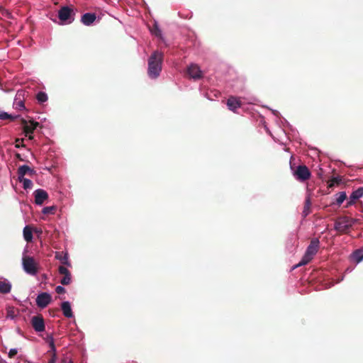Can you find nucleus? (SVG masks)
I'll use <instances>...</instances> for the list:
<instances>
[{"instance_id": "a878e982", "label": "nucleus", "mask_w": 363, "mask_h": 363, "mask_svg": "<svg viewBox=\"0 0 363 363\" xmlns=\"http://www.w3.org/2000/svg\"><path fill=\"white\" fill-rule=\"evenodd\" d=\"M18 116H13L12 115H10L6 112H1L0 111V119L1 120H6V119H11V120H14L15 118H18Z\"/></svg>"}, {"instance_id": "9d476101", "label": "nucleus", "mask_w": 363, "mask_h": 363, "mask_svg": "<svg viewBox=\"0 0 363 363\" xmlns=\"http://www.w3.org/2000/svg\"><path fill=\"white\" fill-rule=\"evenodd\" d=\"M35 197V203L37 205H42L45 200L48 199V193L41 189L35 190L33 193Z\"/></svg>"}, {"instance_id": "f704fd0d", "label": "nucleus", "mask_w": 363, "mask_h": 363, "mask_svg": "<svg viewBox=\"0 0 363 363\" xmlns=\"http://www.w3.org/2000/svg\"><path fill=\"white\" fill-rule=\"evenodd\" d=\"M15 156H16V157L18 160H19L20 161H24V159H23V158H22V157H21V154H19V153H18V152H17V153H16Z\"/></svg>"}, {"instance_id": "9b49d317", "label": "nucleus", "mask_w": 363, "mask_h": 363, "mask_svg": "<svg viewBox=\"0 0 363 363\" xmlns=\"http://www.w3.org/2000/svg\"><path fill=\"white\" fill-rule=\"evenodd\" d=\"M59 273L64 277L60 280V283L62 285H68L71 283L72 277L69 271L67 269V267L64 266H60L58 268Z\"/></svg>"}, {"instance_id": "4c0bfd02", "label": "nucleus", "mask_w": 363, "mask_h": 363, "mask_svg": "<svg viewBox=\"0 0 363 363\" xmlns=\"http://www.w3.org/2000/svg\"><path fill=\"white\" fill-rule=\"evenodd\" d=\"M69 363H73L72 361H69Z\"/></svg>"}, {"instance_id": "7ed1b4c3", "label": "nucleus", "mask_w": 363, "mask_h": 363, "mask_svg": "<svg viewBox=\"0 0 363 363\" xmlns=\"http://www.w3.org/2000/svg\"><path fill=\"white\" fill-rule=\"evenodd\" d=\"M358 221L357 219L348 216H340L336 219L334 228L340 234H347L352 225L358 223Z\"/></svg>"}, {"instance_id": "4be33fe9", "label": "nucleus", "mask_w": 363, "mask_h": 363, "mask_svg": "<svg viewBox=\"0 0 363 363\" xmlns=\"http://www.w3.org/2000/svg\"><path fill=\"white\" fill-rule=\"evenodd\" d=\"M18 181L23 184V187L24 189H31L33 186V182L31 180L26 179L25 177L18 178Z\"/></svg>"}, {"instance_id": "7c9ffc66", "label": "nucleus", "mask_w": 363, "mask_h": 363, "mask_svg": "<svg viewBox=\"0 0 363 363\" xmlns=\"http://www.w3.org/2000/svg\"><path fill=\"white\" fill-rule=\"evenodd\" d=\"M24 140L23 138H17L16 139V145L15 147L16 148H20L21 147H25V145L23 144Z\"/></svg>"}, {"instance_id": "bb28decb", "label": "nucleus", "mask_w": 363, "mask_h": 363, "mask_svg": "<svg viewBox=\"0 0 363 363\" xmlns=\"http://www.w3.org/2000/svg\"><path fill=\"white\" fill-rule=\"evenodd\" d=\"M14 105L16 106V108L22 110L25 108L24 102L21 99H18V98H16Z\"/></svg>"}, {"instance_id": "2f4dec72", "label": "nucleus", "mask_w": 363, "mask_h": 363, "mask_svg": "<svg viewBox=\"0 0 363 363\" xmlns=\"http://www.w3.org/2000/svg\"><path fill=\"white\" fill-rule=\"evenodd\" d=\"M55 291L58 294H65L66 292V290H65V289L63 286H57L55 288Z\"/></svg>"}, {"instance_id": "ddd939ff", "label": "nucleus", "mask_w": 363, "mask_h": 363, "mask_svg": "<svg viewBox=\"0 0 363 363\" xmlns=\"http://www.w3.org/2000/svg\"><path fill=\"white\" fill-rule=\"evenodd\" d=\"M17 174L18 178L23 179V177H24L26 174H29L32 176L35 174V172L34 171V169H31L28 165H22L18 167Z\"/></svg>"}, {"instance_id": "412c9836", "label": "nucleus", "mask_w": 363, "mask_h": 363, "mask_svg": "<svg viewBox=\"0 0 363 363\" xmlns=\"http://www.w3.org/2000/svg\"><path fill=\"white\" fill-rule=\"evenodd\" d=\"M352 258L356 261L357 263H359L363 260V250H357L352 253Z\"/></svg>"}, {"instance_id": "c756f323", "label": "nucleus", "mask_w": 363, "mask_h": 363, "mask_svg": "<svg viewBox=\"0 0 363 363\" xmlns=\"http://www.w3.org/2000/svg\"><path fill=\"white\" fill-rule=\"evenodd\" d=\"M341 182V179L338 177H334L330 181L329 186L332 187L335 184H339Z\"/></svg>"}, {"instance_id": "72a5a7b5", "label": "nucleus", "mask_w": 363, "mask_h": 363, "mask_svg": "<svg viewBox=\"0 0 363 363\" xmlns=\"http://www.w3.org/2000/svg\"><path fill=\"white\" fill-rule=\"evenodd\" d=\"M57 359V354H52V357L48 363H55Z\"/></svg>"}, {"instance_id": "e433bc0d", "label": "nucleus", "mask_w": 363, "mask_h": 363, "mask_svg": "<svg viewBox=\"0 0 363 363\" xmlns=\"http://www.w3.org/2000/svg\"><path fill=\"white\" fill-rule=\"evenodd\" d=\"M28 139L29 140H33V135L32 134H28Z\"/></svg>"}, {"instance_id": "cd10ccee", "label": "nucleus", "mask_w": 363, "mask_h": 363, "mask_svg": "<svg viewBox=\"0 0 363 363\" xmlns=\"http://www.w3.org/2000/svg\"><path fill=\"white\" fill-rule=\"evenodd\" d=\"M347 196L345 192H340L338 197L336 199V202L338 205L342 203V202L346 199Z\"/></svg>"}, {"instance_id": "f257e3e1", "label": "nucleus", "mask_w": 363, "mask_h": 363, "mask_svg": "<svg viewBox=\"0 0 363 363\" xmlns=\"http://www.w3.org/2000/svg\"><path fill=\"white\" fill-rule=\"evenodd\" d=\"M164 55L162 52L154 51L148 59L147 74L151 79H156L162 71Z\"/></svg>"}, {"instance_id": "f8f14e48", "label": "nucleus", "mask_w": 363, "mask_h": 363, "mask_svg": "<svg viewBox=\"0 0 363 363\" xmlns=\"http://www.w3.org/2000/svg\"><path fill=\"white\" fill-rule=\"evenodd\" d=\"M242 105V102L239 98L235 96H230L227 101V106L229 110L235 112L236 110Z\"/></svg>"}, {"instance_id": "4468645a", "label": "nucleus", "mask_w": 363, "mask_h": 363, "mask_svg": "<svg viewBox=\"0 0 363 363\" xmlns=\"http://www.w3.org/2000/svg\"><path fill=\"white\" fill-rule=\"evenodd\" d=\"M73 11L69 7L63 6L60 9L58 12V17L61 21H65L70 18L71 13Z\"/></svg>"}, {"instance_id": "dca6fc26", "label": "nucleus", "mask_w": 363, "mask_h": 363, "mask_svg": "<svg viewBox=\"0 0 363 363\" xmlns=\"http://www.w3.org/2000/svg\"><path fill=\"white\" fill-rule=\"evenodd\" d=\"M61 308H62L63 315L66 318H72L73 316V313H72L69 302H68V301L62 302L61 304Z\"/></svg>"}, {"instance_id": "a211bd4d", "label": "nucleus", "mask_w": 363, "mask_h": 363, "mask_svg": "<svg viewBox=\"0 0 363 363\" xmlns=\"http://www.w3.org/2000/svg\"><path fill=\"white\" fill-rule=\"evenodd\" d=\"M11 285L6 280H0V292L1 294H8L11 291Z\"/></svg>"}, {"instance_id": "f03ea898", "label": "nucleus", "mask_w": 363, "mask_h": 363, "mask_svg": "<svg viewBox=\"0 0 363 363\" xmlns=\"http://www.w3.org/2000/svg\"><path fill=\"white\" fill-rule=\"evenodd\" d=\"M320 248V241L318 238H313L308 246L305 254L301 261L295 266V268L308 264L316 255Z\"/></svg>"}, {"instance_id": "6e6552de", "label": "nucleus", "mask_w": 363, "mask_h": 363, "mask_svg": "<svg viewBox=\"0 0 363 363\" xmlns=\"http://www.w3.org/2000/svg\"><path fill=\"white\" fill-rule=\"evenodd\" d=\"M21 124L23 126V131L26 133V135L27 136L28 134H32L34 130L40 125V123L38 122H35L33 121H30L29 123L28 121L24 119L21 118Z\"/></svg>"}, {"instance_id": "473e14b6", "label": "nucleus", "mask_w": 363, "mask_h": 363, "mask_svg": "<svg viewBox=\"0 0 363 363\" xmlns=\"http://www.w3.org/2000/svg\"><path fill=\"white\" fill-rule=\"evenodd\" d=\"M18 353V350L15 348L11 349L9 352V357L13 358Z\"/></svg>"}, {"instance_id": "c9c22d12", "label": "nucleus", "mask_w": 363, "mask_h": 363, "mask_svg": "<svg viewBox=\"0 0 363 363\" xmlns=\"http://www.w3.org/2000/svg\"><path fill=\"white\" fill-rule=\"evenodd\" d=\"M154 33L156 35H160V30H159L157 26H155V30L154 31Z\"/></svg>"}, {"instance_id": "423d86ee", "label": "nucleus", "mask_w": 363, "mask_h": 363, "mask_svg": "<svg viewBox=\"0 0 363 363\" xmlns=\"http://www.w3.org/2000/svg\"><path fill=\"white\" fill-rule=\"evenodd\" d=\"M51 300L52 297L48 293L43 292L38 295L35 300L36 305L41 308H45L49 305Z\"/></svg>"}, {"instance_id": "20e7f679", "label": "nucleus", "mask_w": 363, "mask_h": 363, "mask_svg": "<svg viewBox=\"0 0 363 363\" xmlns=\"http://www.w3.org/2000/svg\"><path fill=\"white\" fill-rule=\"evenodd\" d=\"M22 265L24 271L30 275H35L38 273V264L33 257L23 255Z\"/></svg>"}, {"instance_id": "1a4fd4ad", "label": "nucleus", "mask_w": 363, "mask_h": 363, "mask_svg": "<svg viewBox=\"0 0 363 363\" xmlns=\"http://www.w3.org/2000/svg\"><path fill=\"white\" fill-rule=\"evenodd\" d=\"M189 77L194 79H200L203 77V73L200 67L195 64H191L187 69Z\"/></svg>"}, {"instance_id": "b1692460", "label": "nucleus", "mask_w": 363, "mask_h": 363, "mask_svg": "<svg viewBox=\"0 0 363 363\" xmlns=\"http://www.w3.org/2000/svg\"><path fill=\"white\" fill-rule=\"evenodd\" d=\"M363 196V188H359L356 191H353L350 195L352 200H357Z\"/></svg>"}, {"instance_id": "f3484780", "label": "nucleus", "mask_w": 363, "mask_h": 363, "mask_svg": "<svg viewBox=\"0 0 363 363\" xmlns=\"http://www.w3.org/2000/svg\"><path fill=\"white\" fill-rule=\"evenodd\" d=\"M311 201L310 196H307L305 199L304 206L302 211V216L306 218L311 213Z\"/></svg>"}, {"instance_id": "2eb2a0df", "label": "nucleus", "mask_w": 363, "mask_h": 363, "mask_svg": "<svg viewBox=\"0 0 363 363\" xmlns=\"http://www.w3.org/2000/svg\"><path fill=\"white\" fill-rule=\"evenodd\" d=\"M96 16L95 13H86L81 18V21L86 26H90L96 20Z\"/></svg>"}, {"instance_id": "0eeeda50", "label": "nucleus", "mask_w": 363, "mask_h": 363, "mask_svg": "<svg viewBox=\"0 0 363 363\" xmlns=\"http://www.w3.org/2000/svg\"><path fill=\"white\" fill-rule=\"evenodd\" d=\"M31 325L36 332H43L45 329L44 319L41 315L33 316Z\"/></svg>"}, {"instance_id": "5701e85b", "label": "nucleus", "mask_w": 363, "mask_h": 363, "mask_svg": "<svg viewBox=\"0 0 363 363\" xmlns=\"http://www.w3.org/2000/svg\"><path fill=\"white\" fill-rule=\"evenodd\" d=\"M47 342L49 344V347L50 348L48 352L51 354H56V347L55 345L54 339L52 335L48 337Z\"/></svg>"}, {"instance_id": "6ab92c4d", "label": "nucleus", "mask_w": 363, "mask_h": 363, "mask_svg": "<svg viewBox=\"0 0 363 363\" xmlns=\"http://www.w3.org/2000/svg\"><path fill=\"white\" fill-rule=\"evenodd\" d=\"M55 258L60 260L62 264L70 266L67 254L63 255L62 252H56Z\"/></svg>"}, {"instance_id": "c85d7f7f", "label": "nucleus", "mask_w": 363, "mask_h": 363, "mask_svg": "<svg viewBox=\"0 0 363 363\" xmlns=\"http://www.w3.org/2000/svg\"><path fill=\"white\" fill-rule=\"evenodd\" d=\"M55 211V206H47L43 209V213L44 214H48V213L52 214V213H54Z\"/></svg>"}, {"instance_id": "39448f33", "label": "nucleus", "mask_w": 363, "mask_h": 363, "mask_svg": "<svg viewBox=\"0 0 363 363\" xmlns=\"http://www.w3.org/2000/svg\"><path fill=\"white\" fill-rule=\"evenodd\" d=\"M295 178L301 182L308 180L311 177L309 169L306 165H298L294 172Z\"/></svg>"}, {"instance_id": "393cba45", "label": "nucleus", "mask_w": 363, "mask_h": 363, "mask_svg": "<svg viewBox=\"0 0 363 363\" xmlns=\"http://www.w3.org/2000/svg\"><path fill=\"white\" fill-rule=\"evenodd\" d=\"M36 99L40 103H44L48 100V96L45 92L40 91L37 94Z\"/></svg>"}, {"instance_id": "aec40b11", "label": "nucleus", "mask_w": 363, "mask_h": 363, "mask_svg": "<svg viewBox=\"0 0 363 363\" xmlns=\"http://www.w3.org/2000/svg\"><path fill=\"white\" fill-rule=\"evenodd\" d=\"M23 238H24L25 240L28 242H31L33 240V233H32V229L30 228V227L28 225H26L23 228Z\"/></svg>"}]
</instances>
